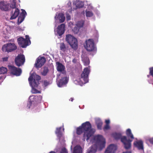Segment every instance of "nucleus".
<instances>
[{"instance_id":"1","label":"nucleus","mask_w":153,"mask_h":153,"mask_svg":"<svg viewBox=\"0 0 153 153\" xmlns=\"http://www.w3.org/2000/svg\"><path fill=\"white\" fill-rule=\"evenodd\" d=\"M90 142L93 145L86 153H95L97 149L101 150L105 148L106 143L105 139L102 135L100 134L93 136Z\"/></svg>"},{"instance_id":"2","label":"nucleus","mask_w":153,"mask_h":153,"mask_svg":"<svg viewBox=\"0 0 153 153\" xmlns=\"http://www.w3.org/2000/svg\"><path fill=\"white\" fill-rule=\"evenodd\" d=\"M126 136H123L121 137V134L119 133H114L112 135L116 140L121 139V141L123 143L125 148L128 149L131 147V143L134 137L130 129L126 130Z\"/></svg>"},{"instance_id":"3","label":"nucleus","mask_w":153,"mask_h":153,"mask_svg":"<svg viewBox=\"0 0 153 153\" xmlns=\"http://www.w3.org/2000/svg\"><path fill=\"white\" fill-rule=\"evenodd\" d=\"M95 131V129L92 128L91 125H81L76 129V133L78 135L84 132V137H86L87 141L93 135Z\"/></svg>"},{"instance_id":"4","label":"nucleus","mask_w":153,"mask_h":153,"mask_svg":"<svg viewBox=\"0 0 153 153\" xmlns=\"http://www.w3.org/2000/svg\"><path fill=\"white\" fill-rule=\"evenodd\" d=\"M30 84L32 88V92L33 94L41 93V91L34 88L37 87L39 84V81L41 79V77L33 73L28 78Z\"/></svg>"},{"instance_id":"5","label":"nucleus","mask_w":153,"mask_h":153,"mask_svg":"<svg viewBox=\"0 0 153 153\" xmlns=\"http://www.w3.org/2000/svg\"><path fill=\"white\" fill-rule=\"evenodd\" d=\"M65 40L74 50H76L77 48V40L74 36L70 34H68L66 36Z\"/></svg>"},{"instance_id":"6","label":"nucleus","mask_w":153,"mask_h":153,"mask_svg":"<svg viewBox=\"0 0 153 153\" xmlns=\"http://www.w3.org/2000/svg\"><path fill=\"white\" fill-rule=\"evenodd\" d=\"M90 69L88 68H85L81 74L80 77L79 78V81L82 84H85L88 81V76L90 73Z\"/></svg>"},{"instance_id":"7","label":"nucleus","mask_w":153,"mask_h":153,"mask_svg":"<svg viewBox=\"0 0 153 153\" xmlns=\"http://www.w3.org/2000/svg\"><path fill=\"white\" fill-rule=\"evenodd\" d=\"M17 48V46L14 43H8L2 46V50L4 52L9 53L16 50Z\"/></svg>"},{"instance_id":"8","label":"nucleus","mask_w":153,"mask_h":153,"mask_svg":"<svg viewBox=\"0 0 153 153\" xmlns=\"http://www.w3.org/2000/svg\"><path fill=\"white\" fill-rule=\"evenodd\" d=\"M18 44L22 48H25L30 43L29 36H25V39L22 37H20L17 39Z\"/></svg>"},{"instance_id":"9","label":"nucleus","mask_w":153,"mask_h":153,"mask_svg":"<svg viewBox=\"0 0 153 153\" xmlns=\"http://www.w3.org/2000/svg\"><path fill=\"white\" fill-rule=\"evenodd\" d=\"M84 47L86 50L88 51H94L96 50L94 40L92 39L86 40Z\"/></svg>"},{"instance_id":"10","label":"nucleus","mask_w":153,"mask_h":153,"mask_svg":"<svg viewBox=\"0 0 153 153\" xmlns=\"http://www.w3.org/2000/svg\"><path fill=\"white\" fill-rule=\"evenodd\" d=\"M7 67L10 74L16 76H19L21 74L22 72L21 68L12 65H8Z\"/></svg>"},{"instance_id":"11","label":"nucleus","mask_w":153,"mask_h":153,"mask_svg":"<svg viewBox=\"0 0 153 153\" xmlns=\"http://www.w3.org/2000/svg\"><path fill=\"white\" fill-rule=\"evenodd\" d=\"M11 12L10 13V20L16 19L18 16L19 13V10L16 7L15 4H12L10 5Z\"/></svg>"},{"instance_id":"12","label":"nucleus","mask_w":153,"mask_h":153,"mask_svg":"<svg viewBox=\"0 0 153 153\" xmlns=\"http://www.w3.org/2000/svg\"><path fill=\"white\" fill-rule=\"evenodd\" d=\"M15 64L18 67L23 65L25 61V58L24 55L19 54L15 58Z\"/></svg>"},{"instance_id":"13","label":"nucleus","mask_w":153,"mask_h":153,"mask_svg":"<svg viewBox=\"0 0 153 153\" xmlns=\"http://www.w3.org/2000/svg\"><path fill=\"white\" fill-rule=\"evenodd\" d=\"M56 65L57 71L60 72L59 75L62 76L63 74H65V76L66 73L65 70V66L59 62H56Z\"/></svg>"},{"instance_id":"14","label":"nucleus","mask_w":153,"mask_h":153,"mask_svg":"<svg viewBox=\"0 0 153 153\" xmlns=\"http://www.w3.org/2000/svg\"><path fill=\"white\" fill-rule=\"evenodd\" d=\"M46 61L45 58L44 57L37 58L36 59V62L35 64V67L37 68H41L44 65Z\"/></svg>"},{"instance_id":"15","label":"nucleus","mask_w":153,"mask_h":153,"mask_svg":"<svg viewBox=\"0 0 153 153\" xmlns=\"http://www.w3.org/2000/svg\"><path fill=\"white\" fill-rule=\"evenodd\" d=\"M65 25L64 24H62L59 25L56 29V34L59 36H61L65 32Z\"/></svg>"},{"instance_id":"16","label":"nucleus","mask_w":153,"mask_h":153,"mask_svg":"<svg viewBox=\"0 0 153 153\" xmlns=\"http://www.w3.org/2000/svg\"><path fill=\"white\" fill-rule=\"evenodd\" d=\"M61 76L62 77L61 79L58 81V86L59 87H61L63 85L66 84L68 82L66 74L65 76V74H63L62 76Z\"/></svg>"},{"instance_id":"17","label":"nucleus","mask_w":153,"mask_h":153,"mask_svg":"<svg viewBox=\"0 0 153 153\" xmlns=\"http://www.w3.org/2000/svg\"><path fill=\"white\" fill-rule=\"evenodd\" d=\"M117 149V146L115 145L111 144L107 148L105 153H114Z\"/></svg>"},{"instance_id":"18","label":"nucleus","mask_w":153,"mask_h":153,"mask_svg":"<svg viewBox=\"0 0 153 153\" xmlns=\"http://www.w3.org/2000/svg\"><path fill=\"white\" fill-rule=\"evenodd\" d=\"M9 5L6 2L1 1L0 2V9L2 11H7L9 10Z\"/></svg>"},{"instance_id":"19","label":"nucleus","mask_w":153,"mask_h":153,"mask_svg":"<svg viewBox=\"0 0 153 153\" xmlns=\"http://www.w3.org/2000/svg\"><path fill=\"white\" fill-rule=\"evenodd\" d=\"M22 12L20 14L18 19V24L19 25L21 23L24 19L25 15L27 13L25 11L23 10L22 9Z\"/></svg>"},{"instance_id":"20","label":"nucleus","mask_w":153,"mask_h":153,"mask_svg":"<svg viewBox=\"0 0 153 153\" xmlns=\"http://www.w3.org/2000/svg\"><path fill=\"white\" fill-rule=\"evenodd\" d=\"M134 145L139 150H142L143 149V142L141 140L135 141L134 143Z\"/></svg>"},{"instance_id":"21","label":"nucleus","mask_w":153,"mask_h":153,"mask_svg":"<svg viewBox=\"0 0 153 153\" xmlns=\"http://www.w3.org/2000/svg\"><path fill=\"white\" fill-rule=\"evenodd\" d=\"M55 18L57 20H59L60 23L63 22L65 19V17L62 13H59L55 17Z\"/></svg>"},{"instance_id":"22","label":"nucleus","mask_w":153,"mask_h":153,"mask_svg":"<svg viewBox=\"0 0 153 153\" xmlns=\"http://www.w3.org/2000/svg\"><path fill=\"white\" fill-rule=\"evenodd\" d=\"M82 149L79 145H76L74 148L73 153H82Z\"/></svg>"},{"instance_id":"23","label":"nucleus","mask_w":153,"mask_h":153,"mask_svg":"<svg viewBox=\"0 0 153 153\" xmlns=\"http://www.w3.org/2000/svg\"><path fill=\"white\" fill-rule=\"evenodd\" d=\"M38 96H31L29 98V102L27 103V107L28 108H30V106L31 105L32 102L33 100H31V99L32 98L36 99L38 97Z\"/></svg>"},{"instance_id":"24","label":"nucleus","mask_w":153,"mask_h":153,"mask_svg":"<svg viewBox=\"0 0 153 153\" xmlns=\"http://www.w3.org/2000/svg\"><path fill=\"white\" fill-rule=\"evenodd\" d=\"M7 71V68L4 67H1L0 68V74H6Z\"/></svg>"},{"instance_id":"25","label":"nucleus","mask_w":153,"mask_h":153,"mask_svg":"<svg viewBox=\"0 0 153 153\" xmlns=\"http://www.w3.org/2000/svg\"><path fill=\"white\" fill-rule=\"evenodd\" d=\"M75 5L77 8H80L83 7L84 4L82 1H78L76 2Z\"/></svg>"},{"instance_id":"26","label":"nucleus","mask_w":153,"mask_h":153,"mask_svg":"<svg viewBox=\"0 0 153 153\" xmlns=\"http://www.w3.org/2000/svg\"><path fill=\"white\" fill-rule=\"evenodd\" d=\"M84 24V21L83 20L78 21L76 24V25L79 28L82 27Z\"/></svg>"},{"instance_id":"27","label":"nucleus","mask_w":153,"mask_h":153,"mask_svg":"<svg viewBox=\"0 0 153 153\" xmlns=\"http://www.w3.org/2000/svg\"><path fill=\"white\" fill-rule=\"evenodd\" d=\"M60 50L63 52H65L66 49V46L63 43H60Z\"/></svg>"},{"instance_id":"28","label":"nucleus","mask_w":153,"mask_h":153,"mask_svg":"<svg viewBox=\"0 0 153 153\" xmlns=\"http://www.w3.org/2000/svg\"><path fill=\"white\" fill-rule=\"evenodd\" d=\"M49 71V70L47 67H45L43 68V70L42 72L41 73L42 75L43 76L46 75Z\"/></svg>"},{"instance_id":"29","label":"nucleus","mask_w":153,"mask_h":153,"mask_svg":"<svg viewBox=\"0 0 153 153\" xmlns=\"http://www.w3.org/2000/svg\"><path fill=\"white\" fill-rule=\"evenodd\" d=\"M79 28L76 25L72 29V30L74 34H77L79 33Z\"/></svg>"},{"instance_id":"30","label":"nucleus","mask_w":153,"mask_h":153,"mask_svg":"<svg viewBox=\"0 0 153 153\" xmlns=\"http://www.w3.org/2000/svg\"><path fill=\"white\" fill-rule=\"evenodd\" d=\"M95 121L96 124H102V122L100 118H95Z\"/></svg>"},{"instance_id":"31","label":"nucleus","mask_w":153,"mask_h":153,"mask_svg":"<svg viewBox=\"0 0 153 153\" xmlns=\"http://www.w3.org/2000/svg\"><path fill=\"white\" fill-rule=\"evenodd\" d=\"M93 14L92 12L90 11H88L86 12V15L87 17H91L93 16Z\"/></svg>"},{"instance_id":"32","label":"nucleus","mask_w":153,"mask_h":153,"mask_svg":"<svg viewBox=\"0 0 153 153\" xmlns=\"http://www.w3.org/2000/svg\"><path fill=\"white\" fill-rule=\"evenodd\" d=\"M149 74L153 77V67L149 68Z\"/></svg>"},{"instance_id":"33","label":"nucleus","mask_w":153,"mask_h":153,"mask_svg":"<svg viewBox=\"0 0 153 153\" xmlns=\"http://www.w3.org/2000/svg\"><path fill=\"white\" fill-rule=\"evenodd\" d=\"M60 153H68V152L66 148H64L61 149Z\"/></svg>"},{"instance_id":"34","label":"nucleus","mask_w":153,"mask_h":153,"mask_svg":"<svg viewBox=\"0 0 153 153\" xmlns=\"http://www.w3.org/2000/svg\"><path fill=\"white\" fill-rule=\"evenodd\" d=\"M62 128V127L57 128L55 132L56 133H58L61 132V129Z\"/></svg>"},{"instance_id":"35","label":"nucleus","mask_w":153,"mask_h":153,"mask_svg":"<svg viewBox=\"0 0 153 153\" xmlns=\"http://www.w3.org/2000/svg\"><path fill=\"white\" fill-rule=\"evenodd\" d=\"M49 84V82L47 80H44L43 81V85L45 87H46Z\"/></svg>"},{"instance_id":"36","label":"nucleus","mask_w":153,"mask_h":153,"mask_svg":"<svg viewBox=\"0 0 153 153\" xmlns=\"http://www.w3.org/2000/svg\"><path fill=\"white\" fill-rule=\"evenodd\" d=\"M110 128V126L109 125H105L104 128H103V130L104 131H105L106 130L109 129Z\"/></svg>"},{"instance_id":"37","label":"nucleus","mask_w":153,"mask_h":153,"mask_svg":"<svg viewBox=\"0 0 153 153\" xmlns=\"http://www.w3.org/2000/svg\"><path fill=\"white\" fill-rule=\"evenodd\" d=\"M89 64V60L85 61L84 62V64L85 65L87 66Z\"/></svg>"},{"instance_id":"38","label":"nucleus","mask_w":153,"mask_h":153,"mask_svg":"<svg viewBox=\"0 0 153 153\" xmlns=\"http://www.w3.org/2000/svg\"><path fill=\"white\" fill-rule=\"evenodd\" d=\"M148 140L151 144H153V138H149Z\"/></svg>"},{"instance_id":"39","label":"nucleus","mask_w":153,"mask_h":153,"mask_svg":"<svg viewBox=\"0 0 153 153\" xmlns=\"http://www.w3.org/2000/svg\"><path fill=\"white\" fill-rule=\"evenodd\" d=\"M105 124H109L110 123V120L109 119L105 120Z\"/></svg>"},{"instance_id":"40","label":"nucleus","mask_w":153,"mask_h":153,"mask_svg":"<svg viewBox=\"0 0 153 153\" xmlns=\"http://www.w3.org/2000/svg\"><path fill=\"white\" fill-rule=\"evenodd\" d=\"M56 134L57 135V136L59 138H60L62 136V134L61 132L58 133H56Z\"/></svg>"},{"instance_id":"41","label":"nucleus","mask_w":153,"mask_h":153,"mask_svg":"<svg viewBox=\"0 0 153 153\" xmlns=\"http://www.w3.org/2000/svg\"><path fill=\"white\" fill-rule=\"evenodd\" d=\"M8 57H5L2 58V60L3 61H7L8 60Z\"/></svg>"},{"instance_id":"42","label":"nucleus","mask_w":153,"mask_h":153,"mask_svg":"<svg viewBox=\"0 0 153 153\" xmlns=\"http://www.w3.org/2000/svg\"><path fill=\"white\" fill-rule=\"evenodd\" d=\"M82 124H91V123L89 121H86L85 123H82Z\"/></svg>"},{"instance_id":"43","label":"nucleus","mask_w":153,"mask_h":153,"mask_svg":"<svg viewBox=\"0 0 153 153\" xmlns=\"http://www.w3.org/2000/svg\"><path fill=\"white\" fill-rule=\"evenodd\" d=\"M102 125H97L98 128L99 129H101L102 127Z\"/></svg>"},{"instance_id":"44","label":"nucleus","mask_w":153,"mask_h":153,"mask_svg":"<svg viewBox=\"0 0 153 153\" xmlns=\"http://www.w3.org/2000/svg\"><path fill=\"white\" fill-rule=\"evenodd\" d=\"M70 7V9L69 10V12H71L72 11V8L71 7Z\"/></svg>"},{"instance_id":"45","label":"nucleus","mask_w":153,"mask_h":153,"mask_svg":"<svg viewBox=\"0 0 153 153\" xmlns=\"http://www.w3.org/2000/svg\"><path fill=\"white\" fill-rule=\"evenodd\" d=\"M67 19H68V20H70V16H67Z\"/></svg>"},{"instance_id":"46","label":"nucleus","mask_w":153,"mask_h":153,"mask_svg":"<svg viewBox=\"0 0 153 153\" xmlns=\"http://www.w3.org/2000/svg\"><path fill=\"white\" fill-rule=\"evenodd\" d=\"M123 153H131V151H127L126 152H123Z\"/></svg>"},{"instance_id":"47","label":"nucleus","mask_w":153,"mask_h":153,"mask_svg":"<svg viewBox=\"0 0 153 153\" xmlns=\"http://www.w3.org/2000/svg\"><path fill=\"white\" fill-rule=\"evenodd\" d=\"M69 100L71 102H73L74 100V98H71Z\"/></svg>"},{"instance_id":"48","label":"nucleus","mask_w":153,"mask_h":153,"mask_svg":"<svg viewBox=\"0 0 153 153\" xmlns=\"http://www.w3.org/2000/svg\"><path fill=\"white\" fill-rule=\"evenodd\" d=\"M39 98H40V99L41 100L42 98V96L41 95H39Z\"/></svg>"},{"instance_id":"49","label":"nucleus","mask_w":153,"mask_h":153,"mask_svg":"<svg viewBox=\"0 0 153 153\" xmlns=\"http://www.w3.org/2000/svg\"><path fill=\"white\" fill-rule=\"evenodd\" d=\"M68 4L69 5V6L70 5H71V3L69 2L68 3Z\"/></svg>"},{"instance_id":"50","label":"nucleus","mask_w":153,"mask_h":153,"mask_svg":"<svg viewBox=\"0 0 153 153\" xmlns=\"http://www.w3.org/2000/svg\"><path fill=\"white\" fill-rule=\"evenodd\" d=\"M150 75H150V74H149V75H147V76L148 77H149L150 76Z\"/></svg>"},{"instance_id":"51","label":"nucleus","mask_w":153,"mask_h":153,"mask_svg":"<svg viewBox=\"0 0 153 153\" xmlns=\"http://www.w3.org/2000/svg\"><path fill=\"white\" fill-rule=\"evenodd\" d=\"M62 127H63V129H62L63 130V131H64V128H63V126H62Z\"/></svg>"},{"instance_id":"52","label":"nucleus","mask_w":153,"mask_h":153,"mask_svg":"<svg viewBox=\"0 0 153 153\" xmlns=\"http://www.w3.org/2000/svg\"><path fill=\"white\" fill-rule=\"evenodd\" d=\"M1 77H0V80L1 79Z\"/></svg>"}]
</instances>
